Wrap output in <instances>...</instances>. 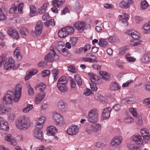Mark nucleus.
<instances>
[{"label": "nucleus", "instance_id": "nucleus-1", "mask_svg": "<svg viewBox=\"0 0 150 150\" xmlns=\"http://www.w3.org/2000/svg\"><path fill=\"white\" fill-rule=\"evenodd\" d=\"M21 86L20 84L17 85L15 88L14 93L11 91L7 92L2 99L3 103L9 105L12 103L13 100L16 103L18 102L21 95Z\"/></svg>", "mask_w": 150, "mask_h": 150}, {"label": "nucleus", "instance_id": "nucleus-2", "mask_svg": "<svg viewBox=\"0 0 150 150\" xmlns=\"http://www.w3.org/2000/svg\"><path fill=\"white\" fill-rule=\"evenodd\" d=\"M15 125L18 129L25 131L28 129L31 125L30 119L28 117L22 116L16 121Z\"/></svg>", "mask_w": 150, "mask_h": 150}, {"label": "nucleus", "instance_id": "nucleus-3", "mask_svg": "<svg viewBox=\"0 0 150 150\" xmlns=\"http://www.w3.org/2000/svg\"><path fill=\"white\" fill-rule=\"evenodd\" d=\"M99 113L98 110L96 108H93L90 110L88 114L87 118L88 122L96 123L98 121Z\"/></svg>", "mask_w": 150, "mask_h": 150}, {"label": "nucleus", "instance_id": "nucleus-4", "mask_svg": "<svg viewBox=\"0 0 150 150\" xmlns=\"http://www.w3.org/2000/svg\"><path fill=\"white\" fill-rule=\"evenodd\" d=\"M101 125L98 123L91 124L86 128V130L89 134L98 132L101 129Z\"/></svg>", "mask_w": 150, "mask_h": 150}, {"label": "nucleus", "instance_id": "nucleus-5", "mask_svg": "<svg viewBox=\"0 0 150 150\" xmlns=\"http://www.w3.org/2000/svg\"><path fill=\"white\" fill-rule=\"evenodd\" d=\"M52 118L55 121L56 125L61 126L65 123L64 117L56 112H54L52 113Z\"/></svg>", "mask_w": 150, "mask_h": 150}, {"label": "nucleus", "instance_id": "nucleus-6", "mask_svg": "<svg viewBox=\"0 0 150 150\" xmlns=\"http://www.w3.org/2000/svg\"><path fill=\"white\" fill-rule=\"evenodd\" d=\"M4 67V69L6 70H8L10 69H15L19 67V65H18L17 66H16L14 64V61L13 58L10 57L6 59Z\"/></svg>", "mask_w": 150, "mask_h": 150}, {"label": "nucleus", "instance_id": "nucleus-7", "mask_svg": "<svg viewBox=\"0 0 150 150\" xmlns=\"http://www.w3.org/2000/svg\"><path fill=\"white\" fill-rule=\"evenodd\" d=\"M79 131L78 126L74 125L69 126L66 130V133L69 135H74L76 134Z\"/></svg>", "mask_w": 150, "mask_h": 150}, {"label": "nucleus", "instance_id": "nucleus-8", "mask_svg": "<svg viewBox=\"0 0 150 150\" xmlns=\"http://www.w3.org/2000/svg\"><path fill=\"white\" fill-rule=\"evenodd\" d=\"M132 0H122L119 4V7L122 8L127 9L134 4Z\"/></svg>", "mask_w": 150, "mask_h": 150}, {"label": "nucleus", "instance_id": "nucleus-9", "mask_svg": "<svg viewBox=\"0 0 150 150\" xmlns=\"http://www.w3.org/2000/svg\"><path fill=\"white\" fill-rule=\"evenodd\" d=\"M55 58L56 59H58L59 57L56 54L55 51L53 50L45 56V59L46 61L52 62L54 61Z\"/></svg>", "mask_w": 150, "mask_h": 150}, {"label": "nucleus", "instance_id": "nucleus-10", "mask_svg": "<svg viewBox=\"0 0 150 150\" xmlns=\"http://www.w3.org/2000/svg\"><path fill=\"white\" fill-rule=\"evenodd\" d=\"M96 58V57L94 55L91 53H88L86 54V57L82 58V60L85 62L92 63L97 62Z\"/></svg>", "mask_w": 150, "mask_h": 150}, {"label": "nucleus", "instance_id": "nucleus-11", "mask_svg": "<svg viewBox=\"0 0 150 150\" xmlns=\"http://www.w3.org/2000/svg\"><path fill=\"white\" fill-rule=\"evenodd\" d=\"M42 23L40 21L38 22L35 26V30L32 32L33 35L36 36L40 35L42 32Z\"/></svg>", "mask_w": 150, "mask_h": 150}, {"label": "nucleus", "instance_id": "nucleus-12", "mask_svg": "<svg viewBox=\"0 0 150 150\" xmlns=\"http://www.w3.org/2000/svg\"><path fill=\"white\" fill-rule=\"evenodd\" d=\"M129 15L126 13H125L123 15H120L119 16V22L122 23L125 26L128 25L127 21L129 17Z\"/></svg>", "mask_w": 150, "mask_h": 150}, {"label": "nucleus", "instance_id": "nucleus-13", "mask_svg": "<svg viewBox=\"0 0 150 150\" xmlns=\"http://www.w3.org/2000/svg\"><path fill=\"white\" fill-rule=\"evenodd\" d=\"M122 141V138L119 136H115L112 139L110 144L114 147H117L121 144Z\"/></svg>", "mask_w": 150, "mask_h": 150}, {"label": "nucleus", "instance_id": "nucleus-14", "mask_svg": "<svg viewBox=\"0 0 150 150\" xmlns=\"http://www.w3.org/2000/svg\"><path fill=\"white\" fill-rule=\"evenodd\" d=\"M4 139L5 141L10 142L13 146H15L17 144V142L15 138L10 134L6 135L4 137Z\"/></svg>", "mask_w": 150, "mask_h": 150}, {"label": "nucleus", "instance_id": "nucleus-15", "mask_svg": "<svg viewBox=\"0 0 150 150\" xmlns=\"http://www.w3.org/2000/svg\"><path fill=\"white\" fill-rule=\"evenodd\" d=\"M46 96L45 93L41 92L37 94L35 97V102L36 104L40 103L44 98Z\"/></svg>", "mask_w": 150, "mask_h": 150}, {"label": "nucleus", "instance_id": "nucleus-16", "mask_svg": "<svg viewBox=\"0 0 150 150\" xmlns=\"http://www.w3.org/2000/svg\"><path fill=\"white\" fill-rule=\"evenodd\" d=\"M9 125L8 122L5 120H1L0 122V132L4 133L9 129Z\"/></svg>", "mask_w": 150, "mask_h": 150}, {"label": "nucleus", "instance_id": "nucleus-17", "mask_svg": "<svg viewBox=\"0 0 150 150\" xmlns=\"http://www.w3.org/2000/svg\"><path fill=\"white\" fill-rule=\"evenodd\" d=\"M57 107L59 110L63 112H65L67 109V104L62 100L58 102Z\"/></svg>", "mask_w": 150, "mask_h": 150}, {"label": "nucleus", "instance_id": "nucleus-18", "mask_svg": "<svg viewBox=\"0 0 150 150\" xmlns=\"http://www.w3.org/2000/svg\"><path fill=\"white\" fill-rule=\"evenodd\" d=\"M7 33L9 36L13 38L17 39L19 37V34L17 31L11 27L8 28Z\"/></svg>", "mask_w": 150, "mask_h": 150}, {"label": "nucleus", "instance_id": "nucleus-19", "mask_svg": "<svg viewBox=\"0 0 150 150\" xmlns=\"http://www.w3.org/2000/svg\"><path fill=\"white\" fill-rule=\"evenodd\" d=\"M112 110V109L110 107L104 108L103 110L102 115V117L103 120L108 119L110 115V112Z\"/></svg>", "mask_w": 150, "mask_h": 150}, {"label": "nucleus", "instance_id": "nucleus-20", "mask_svg": "<svg viewBox=\"0 0 150 150\" xmlns=\"http://www.w3.org/2000/svg\"><path fill=\"white\" fill-rule=\"evenodd\" d=\"M132 140L138 146L142 145L143 142L141 137L138 134H135L133 135L132 138Z\"/></svg>", "mask_w": 150, "mask_h": 150}, {"label": "nucleus", "instance_id": "nucleus-21", "mask_svg": "<svg viewBox=\"0 0 150 150\" xmlns=\"http://www.w3.org/2000/svg\"><path fill=\"white\" fill-rule=\"evenodd\" d=\"M46 121L45 117L43 116H40L38 118L36 122V125L37 127L42 128L44 124Z\"/></svg>", "mask_w": 150, "mask_h": 150}, {"label": "nucleus", "instance_id": "nucleus-22", "mask_svg": "<svg viewBox=\"0 0 150 150\" xmlns=\"http://www.w3.org/2000/svg\"><path fill=\"white\" fill-rule=\"evenodd\" d=\"M141 133L144 141H146L150 138V134L148 129L143 128L141 130Z\"/></svg>", "mask_w": 150, "mask_h": 150}, {"label": "nucleus", "instance_id": "nucleus-23", "mask_svg": "<svg viewBox=\"0 0 150 150\" xmlns=\"http://www.w3.org/2000/svg\"><path fill=\"white\" fill-rule=\"evenodd\" d=\"M33 135L35 137L40 140H42L43 139V133L40 128H36L34 131Z\"/></svg>", "mask_w": 150, "mask_h": 150}, {"label": "nucleus", "instance_id": "nucleus-24", "mask_svg": "<svg viewBox=\"0 0 150 150\" xmlns=\"http://www.w3.org/2000/svg\"><path fill=\"white\" fill-rule=\"evenodd\" d=\"M11 108L5 106L3 105L0 104V115H3L6 114L11 111Z\"/></svg>", "mask_w": 150, "mask_h": 150}, {"label": "nucleus", "instance_id": "nucleus-25", "mask_svg": "<svg viewBox=\"0 0 150 150\" xmlns=\"http://www.w3.org/2000/svg\"><path fill=\"white\" fill-rule=\"evenodd\" d=\"M85 23L83 21H78L74 24V26L78 30L82 32L84 30Z\"/></svg>", "mask_w": 150, "mask_h": 150}, {"label": "nucleus", "instance_id": "nucleus-26", "mask_svg": "<svg viewBox=\"0 0 150 150\" xmlns=\"http://www.w3.org/2000/svg\"><path fill=\"white\" fill-rule=\"evenodd\" d=\"M126 33L129 35L134 39H139V33L134 30H127Z\"/></svg>", "mask_w": 150, "mask_h": 150}, {"label": "nucleus", "instance_id": "nucleus-27", "mask_svg": "<svg viewBox=\"0 0 150 150\" xmlns=\"http://www.w3.org/2000/svg\"><path fill=\"white\" fill-rule=\"evenodd\" d=\"M21 50L20 47H17L15 50L14 53V57L16 59L21 60L22 59V57L20 51Z\"/></svg>", "mask_w": 150, "mask_h": 150}, {"label": "nucleus", "instance_id": "nucleus-28", "mask_svg": "<svg viewBox=\"0 0 150 150\" xmlns=\"http://www.w3.org/2000/svg\"><path fill=\"white\" fill-rule=\"evenodd\" d=\"M47 134L49 136H54L55 133L57 131V129L54 126H50L47 127Z\"/></svg>", "mask_w": 150, "mask_h": 150}, {"label": "nucleus", "instance_id": "nucleus-29", "mask_svg": "<svg viewBox=\"0 0 150 150\" xmlns=\"http://www.w3.org/2000/svg\"><path fill=\"white\" fill-rule=\"evenodd\" d=\"M91 49V46L88 44H86L83 47H81L79 49L75 51V52L79 54L83 52H86Z\"/></svg>", "mask_w": 150, "mask_h": 150}, {"label": "nucleus", "instance_id": "nucleus-30", "mask_svg": "<svg viewBox=\"0 0 150 150\" xmlns=\"http://www.w3.org/2000/svg\"><path fill=\"white\" fill-rule=\"evenodd\" d=\"M136 101L135 98L134 97L126 98L121 100V103L123 105H126L127 103H132Z\"/></svg>", "mask_w": 150, "mask_h": 150}, {"label": "nucleus", "instance_id": "nucleus-31", "mask_svg": "<svg viewBox=\"0 0 150 150\" xmlns=\"http://www.w3.org/2000/svg\"><path fill=\"white\" fill-rule=\"evenodd\" d=\"M65 1V0H53L52 5L54 6L59 8L64 4Z\"/></svg>", "mask_w": 150, "mask_h": 150}, {"label": "nucleus", "instance_id": "nucleus-32", "mask_svg": "<svg viewBox=\"0 0 150 150\" xmlns=\"http://www.w3.org/2000/svg\"><path fill=\"white\" fill-rule=\"evenodd\" d=\"M7 12V9L5 8L4 10L2 11L1 8L0 7V21H4L6 20L7 16L5 13Z\"/></svg>", "mask_w": 150, "mask_h": 150}, {"label": "nucleus", "instance_id": "nucleus-33", "mask_svg": "<svg viewBox=\"0 0 150 150\" xmlns=\"http://www.w3.org/2000/svg\"><path fill=\"white\" fill-rule=\"evenodd\" d=\"M57 87L60 92L65 93L68 90L67 84H57Z\"/></svg>", "mask_w": 150, "mask_h": 150}, {"label": "nucleus", "instance_id": "nucleus-34", "mask_svg": "<svg viewBox=\"0 0 150 150\" xmlns=\"http://www.w3.org/2000/svg\"><path fill=\"white\" fill-rule=\"evenodd\" d=\"M89 79L92 83L96 82L98 79V76L95 74L92 73H89L88 74Z\"/></svg>", "mask_w": 150, "mask_h": 150}, {"label": "nucleus", "instance_id": "nucleus-35", "mask_svg": "<svg viewBox=\"0 0 150 150\" xmlns=\"http://www.w3.org/2000/svg\"><path fill=\"white\" fill-rule=\"evenodd\" d=\"M150 61V53H147L144 55L141 58V61L143 63H146Z\"/></svg>", "mask_w": 150, "mask_h": 150}, {"label": "nucleus", "instance_id": "nucleus-36", "mask_svg": "<svg viewBox=\"0 0 150 150\" xmlns=\"http://www.w3.org/2000/svg\"><path fill=\"white\" fill-rule=\"evenodd\" d=\"M120 88L117 83L115 82H112L110 85V88L112 91H117L120 89Z\"/></svg>", "mask_w": 150, "mask_h": 150}, {"label": "nucleus", "instance_id": "nucleus-37", "mask_svg": "<svg viewBox=\"0 0 150 150\" xmlns=\"http://www.w3.org/2000/svg\"><path fill=\"white\" fill-rule=\"evenodd\" d=\"M127 146L128 148L131 150H140V147L137 145L130 143L127 144Z\"/></svg>", "mask_w": 150, "mask_h": 150}, {"label": "nucleus", "instance_id": "nucleus-38", "mask_svg": "<svg viewBox=\"0 0 150 150\" xmlns=\"http://www.w3.org/2000/svg\"><path fill=\"white\" fill-rule=\"evenodd\" d=\"M48 4L45 3L42 7L40 8L38 10V12L40 14H42L45 13L47 10Z\"/></svg>", "mask_w": 150, "mask_h": 150}, {"label": "nucleus", "instance_id": "nucleus-39", "mask_svg": "<svg viewBox=\"0 0 150 150\" xmlns=\"http://www.w3.org/2000/svg\"><path fill=\"white\" fill-rule=\"evenodd\" d=\"M58 35L61 38H65L68 36L64 28L61 29L58 31Z\"/></svg>", "mask_w": 150, "mask_h": 150}, {"label": "nucleus", "instance_id": "nucleus-40", "mask_svg": "<svg viewBox=\"0 0 150 150\" xmlns=\"http://www.w3.org/2000/svg\"><path fill=\"white\" fill-rule=\"evenodd\" d=\"M30 17H33L36 15L37 13L36 11V8L35 6L32 5L30 6Z\"/></svg>", "mask_w": 150, "mask_h": 150}, {"label": "nucleus", "instance_id": "nucleus-41", "mask_svg": "<svg viewBox=\"0 0 150 150\" xmlns=\"http://www.w3.org/2000/svg\"><path fill=\"white\" fill-rule=\"evenodd\" d=\"M59 71L57 69H53L51 71L52 74L54 77V81H56L57 79Z\"/></svg>", "mask_w": 150, "mask_h": 150}, {"label": "nucleus", "instance_id": "nucleus-42", "mask_svg": "<svg viewBox=\"0 0 150 150\" xmlns=\"http://www.w3.org/2000/svg\"><path fill=\"white\" fill-rule=\"evenodd\" d=\"M64 28L68 35H71L74 32V29L72 26H67Z\"/></svg>", "mask_w": 150, "mask_h": 150}, {"label": "nucleus", "instance_id": "nucleus-43", "mask_svg": "<svg viewBox=\"0 0 150 150\" xmlns=\"http://www.w3.org/2000/svg\"><path fill=\"white\" fill-rule=\"evenodd\" d=\"M99 73L102 76L103 79L105 80H107L110 79V76L108 73L105 71H99Z\"/></svg>", "mask_w": 150, "mask_h": 150}, {"label": "nucleus", "instance_id": "nucleus-44", "mask_svg": "<svg viewBox=\"0 0 150 150\" xmlns=\"http://www.w3.org/2000/svg\"><path fill=\"white\" fill-rule=\"evenodd\" d=\"M67 80L66 77L64 76L60 77L57 81V84H67Z\"/></svg>", "mask_w": 150, "mask_h": 150}, {"label": "nucleus", "instance_id": "nucleus-45", "mask_svg": "<svg viewBox=\"0 0 150 150\" xmlns=\"http://www.w3.org/2000/svg\"><path fill=\"white\" fill-rule=\"evenodd\" d=\"M143 32L145 33H149L150 31V25L148 24H144L142 26Z\"/></svg>", "mask_w": 150, "mask_h": 150}, {"label": "nucleus", "instance_id": "nucleus-46", "mask_svg": "<svg viewBox=\"0 0 150 150\" xmlns=\"http://www.w3.org/2000/svg\"><path fill=\"white\" fill-rule=\"evenodd\" d=\"M137 123L140 126L143 125L145 121L144 118H142V116H138L136 117Z\"/></svg>", "mask_w": 150, "mask_h": 150}, {"label": "nucleus", "instance_id": "nucleus-47", "mask_svg": "<svg viewBox=\"0 0 150 150\" xmlns=\"http://www.w3.org/2000/svg\"><path fill=\"white\" fill-rule=\"evenodd\" d=\"M119 40V39L115 35H114L109 37L108 39V42L111 43H112L114 41Z\"/></svg>", "mask_w": 150, "mask_h": 150}, {"label": "nucleus", "instance_id": "nucleus-48", "mask_svg": "<svg viewBox=\"0 0 150 150\" xmlns=\"http://www.w3.org/2000/svg\"><path fill=\"white\" fill-rule=\"evenodd\" d=\"M75 79L77 84L79 86H81L82 84V80L79 75H76L74 76Z\"/></svg>", "mask_w": 150, "mask_h": 150}, {"label": "nucleus", "instance_id": "nucleus-49", "mask_svg": "<svg viewBox=\"0 0 150 150\" xmlns=\"http://www.w3.org/2000/svg\"><path fill=\"white\" fill-rule=\"evenodd\" d=\"M125 57L127 61L129 62H134L136 60L134 58L131 57L130 55L128 54L125 55Z\"/></svg>", "mask_w": 150, "mask_h": 150}, {"label": "nucleus", "instance_id": "nucleus-50", "mask_svg": "<svg viewBox=\"0 0 150 150\" xmlns=\"http://www.w3.org/2000/svg\"><path fill=\"white\" fill-rule=\"evenodd\" d=\"M37 87L39 88V90L43 92L46 88V86L43 83L41 82L37 85Z\"/></svg>", "mask_w": 150, "mask_h": 150}, {"label": "nucleus", "instance_id": "nucleus-51", "mask_svg": "<svg viewBox=\"0 0 150 150\" xmlns=\"http://www.w3.org/2000/svg\"><path fill=\"white\" fill-rule=\"evenodd\" d=\"M140 42V40L139 39H134V40H131L130 44L132 46H134L139 45Z\"/></svg>", "mask_w": 150, "mask_h": 150}, {"label": "nucleus", "instance_id": "nucleus-52", "mask_svg": "<svg viewBox=\"0 0 150 150\" xmlns=\"http://www.w3.org/2000/svg\"><path fill=\"white\" fill-rule=\"evenodd\" d=\"M33 107V105L28 104L27 105L26 107L23 109V111L25 113H26L32 110Z\"/></svg>", "mask_w": 150, "mask_h": 150}, {"label": "nucleus", "instance_id": "nucleus-53", "mask_svg": "<svg viewBox=\"0 0 150 150\" xmlns=\"http://www.w3.org/2000/svg\"><path fill=\"white\" fill-rule=\"evenodd\" d=\"M95 146L96 148L98 149H102L105 147L104 144L100 142L95 143Z\"/></svg>", "mask_w": 150, "mask_h": 150}, {"label": "nucleus", "instance_id": "nucleus-54", "mask_svg": "<svg viewBox=\"0 0 150 150\" xmlns=\"http://www.w3.org/2000/svg\"><path fill=\"white\" fill-rule=\"evenodd\" d=\"M17 11V7L15 4H13L9 10V13L13 14L15 13Z\"/></svg>", "mask_w": 150, "mask_h": 150}, {"label": "nucleus", "instance_id": "nucleus-55", "mask_svg": "<svg viewBox=\"0 0 150 150\" xmlns=\"http://www.w3.org/2000/svg\"><path fill=\"white\" fill-rule=\"evenodd\" d=\"M124 121L127 124H131L134 122V120L132 117L130 116L125 118Z\"/></svg>", "mask_w": 150, "mask_h": 150}, {"label": "nucleus", "instance_id": "nucleus-56", "mask_svg": "<svg viewBox=\"0 0 150 150\" xmlns=\"http://www.w3.org/2000/svg\"><path fill=\"white\" fill-rule=\"evenodd\" d=\"M108 44L107 41L104 39H100L98 42L99 45L103 47H104Z\"/></svg>", "mask_w": 150, "mask_h": 150}, {"label": "nucleus", "instance_id": "nucleus-57", "mask_svg": "<svg viewBox=\"0 0 150 150\" xmlns=\"http://www.w3.org/2000/svg\"><path fill=\"white\" fill-rule=\"evenodd\" d=\"M27 86L28 88V94L30 96L33 95L34 94L33 89L32 88L30 84H27Z\"/></svg>", "mask_w": 150, "mask_h": 150}, {"label": "nucleus", "instance_id": "nucleus-58", "mask_svg": "<svg viewBox=\"0 0 150 150\" xmlns=\"http://www.w3.org/2000/svg\"><path fill=\"white\" fill-rule=\"evenodd\" d=\"M20 32L22 35H26L29 33V31L28 29L25 28H22L21 29Z\"/></svg>", "mask_w": 150, "mask_h": 150}, {"label": "nucleus", "instance_id": "nucleus-59", "mask_svg": "<svg viewBox=\"0 0 150 150\" xmlns=\"http://www.w3.org/2000/svg\"><path fill=\"white\" fill-rule=\"evenodd\" d=\"M148 4L146 1H142L141 5V8L143 10L146 9L148 6Z\"/></svg>", "mask_w": 150, "mask_h": 150}, {"label": "nucleus", "instance_id": "nucleus-60", "mask_svg": "<svg viewBox=\"0 0 150 150\" xmlns=\"http://www.w3.org/2000/svg\"><path fill=\"white\" fill-rule=\"evenodd\" d=\"M135 23L137 24H139L143 20V18L140 16H136L134 17Z\"/></svg>", "mask_w": 150, "mask_h": 150}, {"label": "nucleus", "instance_id": "nucleus-61", "mask_svg": "<svg viewBox=\"0 0 150 150\" xmlns=\"http://www.w3.org/2000/svg\"><path fill=\"white\" fill-rule=\"evenodd\" d=\"M60 53L64 56H68L69 55V53L68 50L65 48H63L59 51Z\"/></svg>", "mask_w": 150, "mask_h": 150}, {"label": "nucleus", "instance_id": "nucleus-62", "mask_svg": "<svg viewBox=\"0 0 150 150\" xmlns=\"http://www.w3.org/2000/svg\"><path fill=\"white\" fill-rule=\"evenodd\" d=\"M78 41V39L76 37L71 38L70 39V42L72 46H74L76 44Z\"/></svg>", "mask_w": 150, "mask_h": 150}, {"label": "nucleus", "instance_id": "nucleus-63", "mask_svg": "<svg viewBox=\"0 0 150 150\" xmlns=\"http://www.w3.org/2000/svg\"><path fill=\"white\" fill-rule=\"evenodd\" d=\"M143 102L147 107L150 109V98H145Z\"/></svg>", "mask_w": 150, "mask_h": 150}, {"label": "nucleus", "instance_id": "nucleus-64", "mask_svg": "<svg viewBox=\"0 0 150 150\" xmlns=\"http://www.w3.org/2000/svg\"><path fill=\"white\" fill-rule=\"evenodd\" d=\"M129 110L132 116L134 117H136L137 114L136 109L134 108H131Z\"/></svg>", "mask_w": 150, "mask_h": 150}]
</instances>
